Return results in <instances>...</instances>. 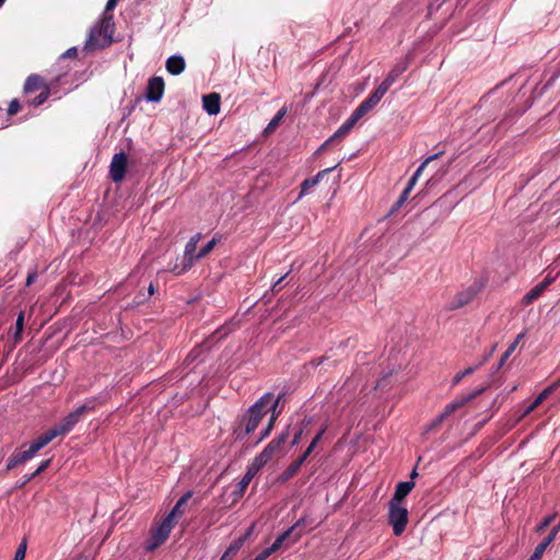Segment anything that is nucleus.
I'll list each match as a JSON object with an SVG mask.
<instances>
[{
  "instance_id": "nucleus-31",
  "label": "nucleus",
  "mask_w": 560,
  "mask_h": 560,
  "mask_svg": "<svg viewBox=\"0 0 560 560\" xmlns=\"http://www.w3.org/2000/svg\"><path fill=\"white\" fill-rule=\"evenodd\" d=\"M328 429V423L325 422L320 425L318 432L315 434V436L313 438V440L311 441L310 445L307 446V448L305 450L306 452H308L310 454H312V452L314 451V448L316 447V445L319 443V441L323 439L324 434L326 433Z\"/></svg>"
},
{
  "instance_id": "nucleus-27",
  "label": "nucleus",
  "mask_w": 560,
  "mask_h": 560,
  "mask_svg": "<svg viewBox=\"0 0 560 560\" xmlns=\"http://www.w3.org/2000/svg\"><path fill=\"white\" fill-rule=\"evenodd\" d=\"M285 392H281L276 398L273 396L269 398L268 411H273L276 415H280L283 409Z\"/></svg>"
},
{
  "instance_id": "nucleus-34",
  "label": "nucleus",
  "mask_w": 560,
  "mask_h": 560,
  "mask_svg": "<svg viewBox=\"0 0 560 560\" xmlns=\"http://www.w3.org/2000/svg\"><path fill=\"white\" fill-rule=\"evenodd\" d=\"M287 114V108H281L267 125L266 131L275 129Z\"/></svg>"
},
{
  "instance_id": "nucleus-20",
  "label": "nucleus",
  "mask_w": 560,
  "mask_h": 560,
  "mask_svg": "<svg viewBox=\"0 0 560 560\" xmlns=\"http://www.w3.org/2000/svg\"><path fill=\"white\" fill-rule=\"evenodd\" d=\"M59 436L54 428L48 429L43 434L37 436L35 440H33L30 445L34 448V451L37 453L42 448H44L46 445H48L54 439Z\"/></svg>"
},
{
  "instance_id": "nucleus-35",
  "label": "nucleus",
  "mask_w": 560,
  "mask_h": 560,
  "mask_svg": "<svg viewBox=\"0 0 560 560\" xmlns=\"http://www.w3.org/2000/svg\"><path fill=\"white\" fill-rule=\"evenodd\" d=\"M217 244V238L213 237L211 241H209L206 245H203L200 250L197 253L196 257L197 260L206 257L214 247Z\"/></svg>"
},
{
  "instance_id": "nucleus-13",
  "label": "nucleus",
  "mask_w": 560,
  "mask_h": 560,
  "mask_svg": "<svg viewBox=\"0 0 560 560\" xmlns=\"http://www.w3.org/2000/svg\"><path fill=\"white\" fill-rule=\"evenodd\" d=\"M262 467L255 458L247 465L245 474L237 483V491L241 495Z\"/></svg>"
},
{
  "instance_id": "nucleus-58",
  "label": "nucleus",
  "mask_w": 560,
  "mask_h": 560,
  "mask_svg": "<svg viewBox=\"0 0 560 560\" xmlns=\"http://www.w3.org/2000/svg\"><path fill=\"white\" fill-rule=\"evenodd\" d=\"M424 168V164H420L411 177H415V179L418 180L419 176L421 175Z\"/></svg>"
},
{
  "instance_id": "nucleus-53",
  "label": "nucleus",
  "mask_w": 560,
  "mask_h": 560,
  "mask_svg": "<svg viewBox=\"0 0 560 560\" xmlns=\"http://www.w3.org/2000/svg\"><path fill=\"white\" fill-rule=\"evenodd\" d=\"M35 477H37V476L34 475V472L24 475L23 480L20 482L19 487H24L27 482H30Z\"/></svg>"
},
{
  "instance_id": "nucleus-57",
  "label": "nucleus",
  "mask_w": 560,
  "mask_h": 560,
  "mask_svg": "<svg viewBox=\"0 0 560 560\" xmlns=\"http://www.w3.org/2000/svg\"><path fill=\"white\" fill-rule=\"evenodd\" d=\"M334 140H330V137L317 149V151L315 152L316 154H319L320 152H323L330 143H332Z\"/></svg>"
},
{
  "instance_id": "nucleus-12",
  "label": "nucleus",
  "mask_w": 560,
  "mask_h": 560,
  "mask_svg": "<svg viewBox=\"0 0 560 560\" xmlns=\"http://www.w3.org/2000/svg\"><path fill=\"white\" fill-rule=\"evenodd\" d=\"M37 453L28 444L26 450L14 452L7 460V470H12L15 467L25 464L31 460Z\"/></svg>"
},
{
  "instance_id": "nucleus-24",
  "label": "nucleus",
  "mask_w": 560,
  "mask_h": 560,
  "mask_svg": "<svg viewBox=\"0 0 560 560\" xmlns=\"http://www.w3.org/2000/svg\"><path fill=\"white\" fill-rule=\"evenodd\" d=\"M492 351L493 349L485 357V359L479 362L477 365H474V366H468L467 369H465L464 371H460L458 372L452 380V386H457L464 377L468 376V375H471L472 373H475V371L481 366L488 359L489 357L492 354Z\"/></svg>"
},
{
  "instance_id": "nucleus-8",
  "label": "nucleus",
  "mask_w": 560,
  "mask_h": 560,
  "mask_svg": "<svg viewBox=\"0 0 560 560\" xmlns=\"http://www.w3.org/2000/svg\"><path fill=\"white\" fill-rule=\"evenodd\" d=\"M200 233H197L195 235H192L189 241L187 242L186 246H185V250H184V265L182 267L180 270L177 271V267L174 268V271L177 273V275H180L187 270H189L194 262L197 260V257H196V248H197V244L198 242L200 241Z\"/></svg>"
},
{
  "instance_id": "nucleus-39",
  "label": "nucleus",
  "mask_w": 560,
  "mask_h": 560,
  "mask_svg": "<svg viewBox=\"0 0 560 560\" xmlns=\"http://www.w3.org/2000/svg\"><path fill=\"white\" fill-rule=\"evenodd\" d=\"M523 338V334H520L516 339L508 347L505 352L502 354L503 361H506L511 354L515 351L520 340Z\"/></svg>"
},
{
  "instance_id": "nucleus-2",
  "label": "nucleus",
  "mask_w": 560,
  "mask_h": 560,
  "mask_svg": "<svg viewBox=\"0 0 560 560\" xmlns=\"http://www.w3.org/2000/svg\"><path fill=\"white\" fill-rule=\"evenodd\" d=\"M115 22L113 14H102L100 20L91 27L86 37L84 49H104L113 42Z\"/></svg>"
},
{
  "instance_id": "nucleus-5",
  "label": "nucleus",
  "mask_w": 560,
  "mask_h": 560,
  "mask_svg": "<svg viewBox=\"0 0 560 560\" xmlns=\"http://www.w3.org/2000/svg\"><path fill=\"white\" fill-rule=\"evenodd\" d=\"M388 523L395 536H400L408 523V510L400 503L388 502Z\"/></svg>"
},
{
  "instance_id": "nucleus-9",
  "label": "nucleus",
  "mask_w": 560,
  "mask_h": 560,
  "mask_svg": "<svg viewBox=\"0 0 560 560\" xmlns=\"http://www.w3.org/2000/svg\"><path fill=\"white\" fill-rule=\"evenodd\" d=\"M127 155L124 152L115 153L109 165V177L114 183H120L126 175Z\"/></svg>"
},
{
  "instance_id": "nucleus-41",
  "label": "nucleus",
  "mask_w": 560,
  "mask_h": 560,
  "mask_svg": "<svg viewBox=\"0 0 560 560\" xmlns=\"http://www.w3.org/2000/svg\"><path fill=\"white\" fill-rule=\"evenodd\" d=\"M20 107H21V105H20L19 100L14 98V100H12L10 102L9 107H8L7 112H5V114L8 116H13V115H15L20 110Z\"/></svg>"
},
{
  "instance_id": "nucleus-23",
  "label": "nucleus",
  "mask_w": 560,
  "mask_h": 560,
  "mask_svg": "<svg viewBox=\"0 0 560 560\" xmlns=\"http://www.w3.org/2000/svg\"><path fill=\"white\" fill-rule=\"evenodd\" d=\"M191 495H192L191 491H187L186 493H184L177 500L176 504L171 510V512L166 515V517L170 518L171 521L176 522V518L184 514V510L182 509V506L187 503V501L191 498Z\"/></svg>"
},
{
  "instance_id": "nucleus-49",
  "label": "nucleus",
  "mask_w": 560,
  "mask_h": 560,
  "mask_svg": "<svg viewBox=\"0 0 560 560\" xmlns=\"http://www.w3.org/2000/svg\"><path fill=\"white\" fill-rule=\"evenodd\" d=\"M51 463V459H46V460H43L39 466L37 467V469L34 471V475L38 476L40 475L43 471H45L49 465Z\"/></svg>"
},
{
  "instance_id": "nucleus-60",
  "label": "nucleus",
  "mask_w": 560,
  "mask_h": 560,
  "mask_svg": "<svg viewBox=\"0 0 560 560\" xmlns=\"http://www.w3.org/2000/svg\"><path fill=\"white\" fill-rule=\"evenodd\" d=\"M325 358H318V359H313L311 361V364L314 366V368H317L323 362H324Z\"/></svg>"
},
{
  "instance_id": "nucleus-4",
  "label": "nucleus",
  "mask_w": 560,
  "mask_h": 560,
  "mask_svg": "<svg viewBox=\"0 0 560 560\" xmlns=\"http://www.w3.org/2000/svg\"><path fill=\"white\" fill-rule=\"evenodd\" d=\"M290 435L289 427L277 434L254 458L262 466H265L276 454H278Z\"/></svg>"
},
{
  "instance_id": "nucleus-26",
  "label": "nucleus",
  "mask_w": 560,
  "mask_h": 560,
  "mask_svg": "<svg viewBox=\"0 0 560 560\" xmlns=\"http://www.w3.org/2000/svg\"><path fill=\"white\" fill-rule=\"evenodd\" d=\"M303 520H299L294 525H292L290 528H288L285 532L280 534L275 541L269 546L270 550L272 552H276L284 542V540L290 536V534L298 528L301 524H303Z\"/></svg>"
},
{
  "instance_id": "nucleus-6",
  "label": "nucleus",
  "mask_w": 560,
  "mask_h": 560,
  "mask_svg": "<svg viewBox=\"0 0 560 560\" xmlns=\"http://www.w3.org/2000/svg\"><path fill=\"white\" fill-rule=\"evenodd\" d=\"M174 526L175 521H171L165 516L164 520L158 525V527L152 530L145 549L148 551H153L160 547L168 538Z\"/></svg>"
},
{
  "instance_id": "nucleus-18",
  "label": "nucleus",
  "mask_w": 560,
  "mask_h": 560,
  "mask_svg": "<svg viewBox=\"0 0 560 560\" xmlns=\"http://www.w3.org/2000/svg\"><path fill=\"white\" fill-rule=\"evenodd\" d=\"M558 387L557 383H553L546 387L524 410L522 417H525L533 412L544 400H546Z\"/></svg>"
},
{
  "instance_id": "nucleus-63",
  "label": "nucleus",
  "mask_w": 560,
  "mask_h": 560,
  "mask_svg": "<svg viewBox=\"0 0 560 560\" xmlns=\"http://www.w3.org/2000/svg\"><path fill=\"white\" fill-rule=\"evenodd\" d=\"M506 361H503V357H501L500 361L498 362L497 366H495V371L500 370L504 364H505Z\"/></svg>"
},
{
  "instance_id": "nucleus-21",
  "label": "nucleus",
  "mask_w": 560,
  "mask_h": 560,
  "mask_svg": "<svg viewBox=\"0 0 560 560\" xmlns=\"http://www.w3.org/2000/svg\"><path fill=\"white\" fill-rule=\"evenodd\" d=\"M165 67L168 73L178 75L185 70L186 62L182 55H173L167 58Z\"/></svg>"
},
{
  "instance_id": "nucleus-33",
  "label": "nucleus",
  "mask_w": 560,
  "mask_h": 560,
  "mask_svg": "<svg viewBox=\"0 0 560 560\" xmlns=\"http://www.w3.org/2000/svg\"><path fill=\"white\" fill-rule=\"evenodd\" d=\"M312 421H313V418H312V417H306V418H304V419H303L301 428H300V429L294 433V435H293V439H292V442H291V445H292V446L296 445V444L301 441L302 435H303V433H304V429H305L308 424H311V423H312Z\"/></svg>"
},
{
  "instance_id": "nucleus-38",
  "label": "nucleus",
  "mask_w": 560,
  "mask_h": 560,
  "mask_svg": "<svg viewBox=\"0 0 560 560\" xmlns=\"http://www.w3.org/2000/svg\"><path fill=\"white\" fill-rule=\"evenodd\" d=\"M26 549H27V541L24 538L20 542V545H19V547H18V549L15 551L14 558L12 560H24L25 553H26Z\"/></svg>"
},
{
  "instance_id": "nucleus-40",
  "label": "nucleus",
  "mask_w": 560,
  "mask_h": 560,
  "mask_svg": "<svg viewBox=\"0 0 560 560\" xmlns=\"http://www.w3.org/2000/svg\"><path fill=\"white\" fill-rule=\"evenodd\" d=\"M409 195L410 194H408L407 191L402 190V192L400 194L398 200L392 207L390 213H394V212L398 211L401 208V206L407 201V199L409 198Z\"/></svg>"
},
{
  "instance_id": "nucleus-52",
  "label": "nucleus",
  "mask_w": 560,
  "mask_h": 560,
  "mask_svg": "<svg viewBox=\"0 0 560 560\" xmlns=\"http://www.w3.org/2000/svg\"><path fill=\"white\" fill-rule=\"evenodd\" d=\"M290 273V271H288L287 273H284L283 276H281L272 285V290L273 291H278L281 289V283L283 282V280L288 277V275Z\"/></svg>"
},
{
  "instance_id": "nucleus-43",
  "label": "nucleus",
  "mask_w": 560,
  "mask_h": 560,
  "mask_svg": "<svg viewBox=\"0 0 560 560\" xmlns=\"http://www.w3.org/2000/svg\"><path fill=\"white\" fill-rule=\"evenodd\" d=\"M358 122L357 118H354L352 115H350L341 125V127L345 129L347 133L350 132V130L354 127V125Z\"/></svg>"
},
{
  "instance_id": "nucleus-30",
  "label": "nucleus",
  "mask_w": 560,
  "mask_h": 560,
  "mask_svg": "<svg viewBox=\"0 0 560 560\" xmlns=\"http://www.w3.org/2000/svg\"><path fill=\"white\" fill-rule=\"evenodd\" d=\"M387 91L385 85L381 83L365 100L374 107L380 103Z\"/></svg>"
},
{
  "instance_id": "nucleus-28",
  "label": "nucleus",
  "mask_w": 560,
  "mask_h": 560,
  "mask_svg": "<svg viewBox=\"0 0 560 560\" xmlns=\"http://www.w3.org/2000/svg\"><path fill=\"white\" fill-rule=\"evenodd\" d=\"M545 284H536L533 289H530L524 296H523V303L525 305L532 304L535 300H537L542 292L545 291Z\"/></svg>"
},
{
  "instance_id": "nucleus-55",
  "label": "nucleus",
  "mask_w": 560,
  "mask_h": 560,
  "mask_svg": "<svg viewBox=\"0 0 560 560\" xmlns=\"http://www.w3.org/2000/svg\"><path fill=\"white\" fill-rule=\"evenodd\" d=\"M442 154H443V151H440V152H438L435 154H432V155L428 156L421 164H424V166H427L430 162L436 160Z\"/></svg>"
},
{
  "instance_id": "nucleus-62",
  "label": "nucleus",
  "mask_w": 560,
  "mask_h": 560,
  "mask_svg": "<svg viewBox=\"0 0 560 560\" xmlns=\"http://www.w3.org/2000/svg\"><path fill=\"white\" fill-rule=\"evenodd\" d=\"M386 377L387 376H384L382 380H380L375 387L376 388H382V387L386 386Z\"/></svg>"
},
{
  "instance_id": "nucleus-1",
  "label": "nucleus",
  "mask_w": 560,
  "mask_h": 560,
  "mask_svg": "<svg viewBox=\"0 0 560 560\" xmlns=\"http://www.w3.org/2000/svg\"><path fill=\"white\" fill-rule=\"evenodd\" d=\"M271 397V393L264 394L237 419L233 427L235 440L243 441L257 429L262 418L268 413V401Z\"/></svg>"
},
{
  "instance_id": "nucleus-54",
  "label": "nucleus",
  "mask_w": 560,
  "mask_h": 560,
  "mask_svg": "<svg viewBox=\"0 0 560 560\" xmlns=\"http://www.w3.org/2000/svg\"><path fill=\"white\" fill-rule=\"evenodd\" d=\"M279 416L280 415H276V413H273V411H271V415L269 417V420H268V423L266 427H268L269 429L272 430Z\"/></svg>"
},
{
  "instance_id": "nucleus-36",
  "label": "nucleus",
  "mask_w": 560,
  "mask_h": 560,
  "mask_svg": "<svg viewBox=\"0 0 560 560\" xmlns=\"http://www.w3.org/2000/svg\"><path fill=\"white\" fill-rule=\"evenodd\" d=\"M201 351H202V350H201V348H199V347L194 348V349H192V350L187 354V357H186V359H185V362H184V363L186 364V366H189V365H190V364H192L194 362L198 361V359H199V355H200Z\"/></svg>"
},
{
  "instance_id": "nucleus-32",
  "label": "nucleus",
  "mask_w": 560,
  "mask_h": 560,
  "mask_svg": "<svg viewBox=\"0 0 560 560\" xmlns=\"http://www.w3.org/2000/svg\"><path fill=\"white\" fill-rule=\"evenodd\" d=\"M373 106L364 100L361 104L352 112V116L359 121L364 115H366Z\"/></svg>"
},
{
  "instance_id": "nucleus-45",
  "label": "nucleus",
  "mask_w": 560,
  "mask_h": 560,
  "mask_svg": "<svg viewBox=\"0 0 560 560\" xmlns=\"http://www.w3.org/2000/svg\"><path fill=\"white\" fill-rule=\"evenodd\" d=\"M271 431H272L271 429H269L268 427H265V428L261 430V432H260V434H259V438H258L256 441H254L253 443H250V445H252V446H256V445H258L261 441H264L266 438H268V436H269V434L271 433Z\"/></svg>"
},
{
  "instance_id": "nucleus-14",
  "label": "nucleus",
  "mask_w": 560,
  "mask_h": 560,
  "mask_svg": "<svg viewBox=\"0 0 560 560\" xmlns=\"http://www.w3.org/2000/svg\"><path fill=\"white\" fill-rule=\"evenodd\" d=\"M337 166H338V164H336V165H334L331 167H327L325 170L319 171L315 176L305 178L301 183V191H300V195H299V199H301L303 196L307 195L311 189H313L315 186L318 185V183L324 178V176L326 174H328L331 171H334Z\"/></svg>"
},
{
  "instance_id": "nucleus-59",
  "label": "nucleus",
  "mask_w": 560,
  "mask_h": 560,
  "mask_svg": "<svg viewBox=\"0 0 560 560\" xmlns=\"http://www.w3.org/2000/svg\"><path fill=\"white\" fill-rule=\"evenodd\" d=\"M230 332L229 328L225 327V326H222L220 327L218 330H217V334L219 335L220 338L226 336Z\"/></svg>"
},
{
  "instance_id": "nucleus-3",
  "label": "nucleus",
  "mask_w": 560,
  "mask_h": 560,
  "mask_svg": "<svg viewBox=\"0 0 560 560\" xmlns=\"http://www.w3.org/2000/svg\"><path fill=\"white\" fill-rule=\"evenodd\" d=\"M93 400H89L86 404L79 406L73 411L69 412L66 417H63L59 423L54 425L52 428L57 432L58 435H66L71 432L75 424L79 423L83 417V415L93 409Z\"/></svg>"
},
{
  "instance_id": "nucleus-19",
  "label": "nucleus",
  "mask_w": 560,
  "mask_h": 560,
  "mask_svg": "<svg viewBox=\"0 0 560 560\" xmlns=\"http://www.w3.org/2000/svg\"><path fill=\"white\" fill-rule=\"evenodd\" d=\"M220 95L210 93L202 96V107L209 115H218L220 113Z\"/></svg>"
},
{
  "instance_id": "nucleus-48",
  "label": "nucleus",
  "mask_w": 560,
  "mask_h": 560,
  "mask_svg": "<svg viewBox=\"0 0 560 560\" xmlns=\"http://www.w3.org/2000/svg\"><path fill=\"white\" fill-rule=\"evenodd\" d=\"M348 133L345 131V129L340 126L331 136L330 140H340L343 137H346Z\"/></svg>"
},
{
  "instance_id": "nucleus-51",
  "label": "nucleus",
  "mask_w": 560,
  "mask_h": 560,
  "mask_svg": "<svg viewBox=\"0 0 560 560\" xmlns=\"http://www.w3.org/2000/svg\"><path fill=\"white\" fill-rule=\"evenodd\" d=\"M116 4H117V0H107V3H106L103 14H112L110 11H113L115 9Z\"/></svg>"
},
{
  "instance_id": "nucleus-44",
  "label": "nucleus",
  "mask_w": 560,
  "mask_h": 560,
  "mask_svg": "<svg viewBox=\"0 0 560 560\" xmlns=\"http://www.w3.org/2000/svg\"><path fill=\"white\" fill-rule=\"evenodd\" d=\"M48 91H43L40 92L33 101H32V105L33 106H39L42 105L44 102H46V100L48 98Z\"/></svg>"
},
{
  "instance_id": "nucleus-46",
  "label": "nucleus",
  "mask_w": 560,
  "mask_h": 560,
  "mask_svg": "<svg viewBox=\"0 0 560 560\" xmlns=\"http://www.w3.org/2000/svg\"><path fill=\"white\" fill-rule=\"evenodd\" d=\"M78 56V48L77 47H71L69 49H67L61 56H60V59H68V58H77Z\"/></svg>"
},
{
  "instance_id": "nucleus-61",
  "label": "nucleus",
  "mask_w": 560,
  "mask_h": 560,
  "mask_svg": "<svg viewBox=\"0 0 560 560\" xmlns=\"http://www.w3.org/2000/svg\"><path fill=\"white\" fill-rule=\"evenodd\" d=\"M552 281H553V278L548 276L539 283L545 284V289H547L551 284Z\"/></svg>"
},
{
  "instance_id": "nucleus-15",
  "label": "nucleus",
  "mask_w": 560,
  "mask_h": 560,
  "mask_svg": "<svg viewBox=\"0 0 560 560\" xmlns=\"http://www.w3.org/2000/svg\"><path fill=\"white\" fill-rule=\"evenodd\" d=\"M310 455L311 454L308 452L304 451L303 454L294 463H292L289 467H287L285 470H283L279 475L278 481L280 483H284V482L289 481L299 471V469L301 468V466L304 464V462L307 459V457Z\"/></svg>"
},
{
  "instance_id": "nucleus-25",
  "label": "nucleus",
  "mask_w": 560,
  "mask_h": 560,
  "mask_svg": "<svg viewBox=\"0 0 560 560\" xmlns=\"http://www.w3.org/2000/svg\"><path fill=\"white\" fill-rule=\"evenodd\" d=\"M249 535V532L244 537H238L232 540L226 548L225 552L222 555L220 560H228L229 558L235 556L240 549L243 547L246 537Z\"/></svg>"
},
{
  "instance_id": "nucleus-11",
  "label": "nucleus",
  "mask_w": 560,
  "mask_h": 560,
  "mask_svg": "<svg viewBox=\"0 0 560 560\" xmlns=\"http://www.w3.org/2000/svg\"><path fill=\"white\" fill-rule=\"evenodd\" d=\"M479 289L476 287H469L460 292H458L454 300L447 305V308L453 311L459 307H463L470 303L475 296L477 295Z\"/></svg>"
},
{
  "instance_id": "nucleus-50",
  "label": "nucleus",
  "mask_w": 560,
  "mask_h": 560,
  "mask_svg": "<svg viewBox=\"0 0 560 560\" xmlns=\"http://www.w3.org/2000/svg\"><path fill=\"white\" fill-rule=\"evenodd\" d=\"M37 279V271L36 270H33V271H30L27 273V278H26V285L30 287L32 285Z\"/></svg>"
},
{
  "instance_id": "nucleus-7",
  "label": "nucleus",
  "mask_w": 560,
  "mask_h": 560,
  "mask_svg": "<svg viewBox=\"0 0 560 560\" xmlns=\"http://www.w3.org/2000/svg\"><path fill=\"white\" fill-rule=\"evenodd\" d=\"M485 387H479L475 390H472L470 394L460 397L459 399H455L448 405H446L443 409V411L432 421L431 428L440 425L448 416H451L453 412H455L457 409L462 408L469 401H471L474 398H476L478 395L483 393Z\"/></svg>"
},
{
  "instance_id": "nucleus-29",
  "label": "nucleus",
  "mask_w": 560,
  "mask_h": 560,
  "mask_svg": "<svg viewBox=\"0 0 560 560\" xmlns=\"http://www.w3.org/2000/svg\"><path fill=\"white\" fill-rule=\"evenodd\" d=\"M43 83V80L40 78V75L38 74H30L26 80H25V83H24V92L25 93H30V92H33L35 90H37Z\"/></svg>"
},
{
  "instance_id": "nucleus-10",
  "label": "nucleus",
  "mask_w": 560,
  "mask_h": 560,
  "mask_svg": "<svg viewBox=\"0 0 560 560\" xmlns=\"http://www.w3.org/2000/svg\"><path fill=\"white\" fill-rule=\"evenodd\" d=\"M164 93V81L161 77H153L149 80L145 90V100L148 102H160Z\"/></svg>"
},
{
  "instance_id": "nucleus-47",
  "label": "nucleus",
  "mask_w": 560,
  "mask_h": 560,
  "mask_svg": "<svg viewBox=\"0 0 560 560\" xmlns=\"http://www.w3.org/2000/svg\"><path fill=\"white\" fill-rule=\"evenodd\" d=\"M272 553V550H270V548L267 547L264 550H261L253 560H266Z\"/></svg>"
},
{
  "instance_id": "nucleus-17",
  "label": "nucleus",
  "mask_w": 560,
  "mask_h": 560,
  "mask_svg": "<svg viewBox=\"0 0 560 560\" xmlns=\"http://www.w3.org/2000/svg\"><path fill=\"white\" fill-rule=\"evenodd\" d=\"M415 488V482L412 480L400 481L396 485L395 492L390 498L389 502L400 503L402 500L411 492Z\"/></svg>"
},
{
  "instance_id": "nucleus-42",
  "label": "nucleus",
  "mask_w": 560,
  "mask_h": 560,
  "mask_svg": "<svg viewBox=\"0 0 560 560\" xmlns=\"http://www.w3.org/2000/svg\"><path fill=\"white\" fill-rule=\"evenodd\" d=\"M556 517V514H551V515H548L546 516L540 523L539 525L537 526V532L540 533L542 530H545L551 523L552 521L555 520Z\"/></svg>"
},
{
  "instance_id": "nucleus-64",
  "label": "nucleus",
  "mask_w": 560,
  "mask_h": 560,
  "mask_svg": "<svg viewBox=\"0 0 560 560\" xmlns=\"http://www.w3.org/2000/svg\"><path fill=\"white\" fill-rule=\"evenodd\" d=\"M153 293H154V285H153V283H150L149 288H148V294L152 295Z\"/></svg>"
},
{
  "instance_id": "nucleus-16",
  "label": "nucleus",
  "mask_w": 560,
  "mask_h": 560,
  "mask_svg": "<svg viewBox=\"0 0 560 560\" xmlns=\"http://www.w3.org/2000/svg\"><path fill=\"white\" fill-rule=\"evenodd\" d=\"M559 530H560V523L558 525H556L550 530V533L542 539V541L536 546V548H535L533 555L529 557V559L539 560L542 557L544 552L546 551L547 547L556 539Z\"/></svg>"
},
{
  "instance_id": "nucleus-37",
  "label": "nucleus",
  "mask_w": 560,
  "mask_h": 560,
  "mask_svg": "<svg viewBox=\"0 0 560 560\" xmlns=\"http://www.w3.org/2000/svg\"><path fill=\"white\" fill-rule=\"evenodd\" d=\"M23 329H24V312H20L15 319L14 337L20 338Z\"/></svg>"
},
{
  "instance_id": "nucleus-22",
  "label": "nucleus",
  "mask_w": 560,
  "mask_h": 560,
  "mask_svg": "<svg viewBox=\"0 0 560 560\" xmlns=\"http://www.w3.org/2000/svg\"><path fill=\"white\" fill-rule=\"evenodd\" d=\"M408 68V61H405L402 63H398L393 67V69L389 71V73L386 75L384 81L382 82L383 85L387 90L395 83V81L407 70Z\"/></svg>"
},
{
  "instance_id": "nucleus-56",
  "label": "nucleus",
  "mask_w": 560,
  "mask_h": 560,
  "mask_svg": "<svg viewBox=\"0 0 560 560\" xmlns=\"http://www.w3.org/2000/svg\"><path fill=\"white\" fill-rule=\"evenodd\" d=\"M416 183H417V180L415 179V177H410V179L408 180V184L404 190L407 191L408 194H410L412 191Z\"/></svg>"
}]
</instances>
